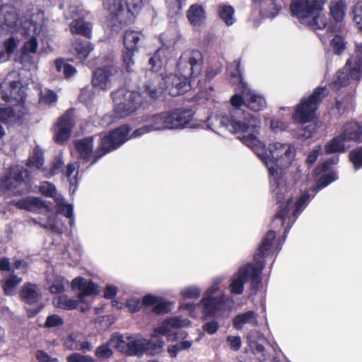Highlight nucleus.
Listing matches in <instances>:
<instances>
[{"instance_id": "obj_1", "label": "nucleus", "mask_w": 362, "mask_h": 362, "mask_svg": "<svg viewBox=\"0 0 362 362\" xmlns=\"http://www.w3.org/2000/svg\"><path fill=\"white\" fill-rule=\"evenodd\" d=\"M267 166L269 175L270 192L279 202L281 196L291 194L289 185L284 178V170L288 168L295 156L293 147L288 143L275 142L268 146L269 156L264 153L265 144L257 138V142L247 146Z\"/></svg>"}, {"instance_id": "obj_2", "label": "nucleus", "mask_w": 362, "mask_h": 362, "mask_svg": "<svg viewBox=\"0 0 362 362\" xmlns=\"http://www.w3.org/2000/svg\"><path fill=\"white\" fill-rule=\"evenodd\" d=\"M190 324L187 319L174 317L167 319L163 324L154 329L152 339L148 340L140 335H128L124 337L119 334H114L110 338L111 343H115V347L121 352L129 356H142L144 354L155 355L161 352L164 344L163 341L159 338L160 335L166 336L169 339L173 335L171 328L177 329L188 327Z\"/></svg>"}, {"instance_id": "obj_3", "label": "nucleus", "mask_w": 362, "mask_h": 362, "mask_svg": "<svg viewBox=\"0 0 362 362\" xmlns=\"http://www.w3.org/2000/svg\"><path fill=\"white\" fill-rule=\"evenodd\" d=\"M168 111L154 114L146 119V124L136 129L129 136L131 128L127 124L122 125L101 139L100 148L95 152L92 164L97 162L106 153L117 149L127 140L137 138L153 131L170 130Z\"/></svg>"}, {"instance_id": "obj_4", "label": "nucleus", "mask_w": 362, "mask_h": 362, "mask_svg": "<svg viewBox=\"0 0 362 362\" xmlns=\"http://www.w3.org/2000/svg\"><path fill=\"white\" fill-rule=\"evenodd\" d=\"M207 127L219 134L218 130L225 128L238 134V138L246 146H252L257 142V136L260 129L259 119L243 110L234 108L230 115L220 114L211 115L207 119Z\"/></svg>"}, {"instance_id": "obj_5", "label": "nucleus", "mask_w": 362, "mask_h": 362, "mask_svg": "<svg viewBox=\"0 0 362 362\" xmlns=\"http://www.w3.org/2000/svg\"><path fill=\"white\" fill-rule=\"evenodd\" d=\"M276 237V232L269 230L262 239L257 252L254 255L255 264H247L241 267L238 273L233 275L229 286L231 293L240 295L244 290V284L251 280L253 289L259 287L261 283V273L264 267V257L272 252V241Z\"/></svg>"}, {"instance_id": "obj_6", "label": "nucleus", "mask_w": 362, "mask_h": 362, "mask_svg": "<svg viewBox=\"0 0 362 362\" xmlns=\"http://www.w3.org/2000/svg\"><path fill=\"white\" fill-rule=\"evenodd\" d=\"M44 13L37 10L36 12H28L20 18L16 8L10 4L0 6V34L2 36L17 34H30L38 33L43 27Z\"/></svg>"}, {"instance_id": "obj_7", "label": "nucleus", "mask_w": 362, "mask_h": 362, "mask_svg": "<svg viewBox=\"0 0 362 362\" xmlns=\"http://www.w3.org/2000/svg\"><path fill=\"white\" fill-rule=\"evenodd\" d=\"M221 281V279L214 281L212 285L204 293L199 303H182L180 306L181 308L189 310L193 317H196V310L200 309L205 317L217 315L226 310L228 307V303L232 304L233 300L223 293L216 295L219 291Z\"/></svg>"}, {"instance_id": "obj_8", "label": "nucleus", "mask_w": 362, "mask_h": 362, "mask_svg": "<svg viewBox=\"0 0 362 362\" xmlns=\"http://www.w3.org/2000/svg\"><path fill=\"white\" fill-rule=\"evenodd\" d=\"M310 199L311 196L308 192H304L295 204H292L291 194L281 196L279 202L276 199L277 203L280 204V209L272 220V228L278 229L279 227H284V238H286L290 228ZM283 241H285V239H283Z\"/></svg>"}, {"instance_id": "obj_9", "label": "nucleus", "mask_w": 362, "mask_h": 362, "mask_svg": "<svg viewBox=\"0 0 362 362\" xmlns=\"http://www.w3.org/2000/svg\"><path fill=\"white\" fill-rule=\"evenodd\" d=\"M146 3V0H112L103 5L110 12L112 25L119 26L134 22Z\"/></svg>"}, {"instance_id": "obj_10", "label": "nucleus", "mask_w": 362, "mask_h": 362, "mask_svg": "<svg viewBox=\"0 0 362 362\" xmlns=\"http://www.w3.org/2000/svg\"><path fill=\"white\" fill-rule=\"evenodd\" d=\"M362 76V42L356 43V50L346 61L344 68L339 71L330 85L333 89L339 90L348 86L351 81H358Z\"/></svg>"}, {"instance_id": "obj_11", "label": "nucleus", "mask_w": 362, "mask_h": 362, "mask_svg": "<svg viewBox=\"0 0 362 362\" xmlns=\"http://www.w3.org/2000/svg\"><path fill=\"white\" fill-rule=\"evenodd\" d=\"M13 204L21 209H25L35 213H45L47 219L45 221L40 220L42 227L51 230L57 233H62L65 226L58 220L57 215L51 214L49 208L45 203L37 197H26L18 201H13Z\"/></svg>"}, {"instance_id": "obj_12", "label": "nucleus", "mask_w": 362, "mask_h": 362, "mask_svg": "<svg viewBox=\"0 0 362 362\" xmlns=\"http://www.w3.org/2000/svg\"><path fill=\"white\" fill-rule=\"evenodd\" d=\"M178 38L179 33L175 29L168 30L160 35L162 46L156 51L148 62L154 70L163 69L175 56L174 45Z\"/></svg>"}, {"instance_id": "obj_13", "label": "nucleus", "mask_w": 362, "mask_h": 362, "mask_svg": "<svg viewBox=\"0 0 362 362\" xmlns=\"http://www.w3.org/2000/svg\"><path fill=\"white\" fill-rule=\"evenodd\" d=\"M114 115L116 119L127 117L135 112L142 103L141 95L136 91L120 88L112 93Z\"/></svg>"}, {"instance_id": "obj_14", "label": "nucleus", "mask_w": 362, "mask_h": 362, "mask_svg": "<svg viewBox=\"0 0 362 362\" xmlns=\"http://www.w3.org/2000/svg\"><path fill=\"white\" fill-rule=\"evenodd\" d=\"M1 189L14 194L28 192L30 189L27 169L21 165L12 166L1 181Z\"/></svg>"}, {"instance_id": "obj_15", "label": "nucleus", "mask_w": 362, "mask_h": 362, "mask_svg": "<svg viewBox=\"0 0 362 362\" xmlns=\"http://www.w3.org/2000/svg\"><path fill=\"white\" fill-rule=\"evenodd\" d=\"M325 92V88H317L308 99L303 100L296 107L293 119L302 124L312 122L315 117L319 103L326 95Z\"/></svg>"}, {"instance_id": "obj_16", "label": "nucleus", "mask_w": 362, "mask_h": 362, "mask_svg": "<svg viewBox=\"0 0 362 362\" xmlns=\"http://www.w3.org/2000/svg\"><path fill=\"white\" fill-rule=\"evenodd\" d=\"M87 15L88 12L84 10L82 6L79 5H71L64 12V16L66 19H74L69 25L71 34L81 35L88 38L91 37L92 24L83 21Z\"/></svg>"}, {"instance_id": "obj_17", "label": "nucleus", "mask_w": 362, "mask_h": 362, "mask_svg": "<svg viewBox=\"0 0 362 362\" xmlns=\"http://www.w3.org/2000/svg\"><path fill=\"white\" fill-rule=\"evenodd\" d=\"M327 0H292L291 11L302 24L308 22L309 16L314 15L316 11H322Z\"/></svg>"}, {"instance_id": "obj_18", "label": "nucleus", "mask_w": 362, "mask_h": 362, "mask_svg": "<svg viewBox=\"0 0 362 362\" xmlns=\"http://www.w3.org/2000/svg\"><path fill=\"white\" fill-rule=\"evenodd\" d=\"M231 105L234 108L245 105L255 111H260L266 107L265 99L250 90L245 84H243L242 94H235L230 99Z\"/></svg>"}, {"instance_id": "obj_19", "label": "nucleus", "mask_w": 362, "mask_h": 362, "mask_svg": "<svg viewBox=\"0 0 362 362\" xmlns=\"http://www.w3.org/2000/svg\"><path fill=\"white\" fill-rule=\"evenodd\" d=\"M40 191L46 197L55 198L57 213L63 214L66 218H69L70 226L74 227L75 220L73 214V206L66 204L62 196L57 194L55 186L48 182H43L40 184Z\"/></svg>"}, {"instance_id": "obj_20", "label": "nucleus", "mask_w": 362, "mask_h": 362, "mask_svg": "<svg viewBox=\"0 0 362 362\" xmlns=\"http://www.w3.org/2000/svg\"><path fill=\"white\" fill-rule=\"evenodd\" d=\"M20 295L23 301L27 304L25 310L28 317L36 315L44 307L42 302L41 293L35 284H26L21 291Z\"/></svg>"}, {"instance_id": "obj_21", "label": "nucleus", "mask_w": 362, "mask_h": 362, "mask_svg": "<svg viewBox=\"0 0 362 362\" xmlns=\"http://www.w3.org/2000/svg\"><path fill=\"white\" fill-rule=\"evenodd\" d=\"M165 92L173 97L178 96L187 92L191 87L192 80L180 74L177 71L163 78Z\"/></svg>"}, {"instance_id": "obj_22", "label": "nucleus", "mask_w": 362, "mask_h": 362, "mask_svg": "<svg viewBox=\"0 0 362 362\" xmlns=\"http://www.w3.org/2000/svg\"><path fill=\"white\" fill-rule=\"evenodd\" d=\"M118 72L119 68L113 64L95 69L92 79L93 86L101 90L111 88Z\"/></svg>"}, {"instance_id": "obj_23", "label": "nucleus", "mask_w": 362, "mask_h": 362, "mask_svg": "<svg viewBox=\"0 0 362 362\" xmlns=\"http://www.w3.org/2000/svg\"><path fill=\"white\" fill-rule=\"evenodd\" d=\"M74 125V111L67 110L59 119L54 127V140L57 144H63L70 136Z\"/></svg>"}, {"instance_id": "obj_24", "label": "nucleus", "mask_w": 362, "mask_h": 362, "mask_svg": "<svg viewBox=\"0 0 362 362\" xmlns=\"http://www.w3.org/2000/svg\"><path fill=\"white\" fill-rule=\"evenodd\" d=\"M42 27L38 33L30 32V34H21L22 36L30 37L25 42L21 48V62L26 66L28 64H35L36 59L34 55L37 52L38 41L37 35L42 32Z\"/></svg>"}, {"instance_id": "obj_25", "label": "nucleus", "mask_w": 362, "mask_h": 362, "mask_svg": "<svg viewBox=\"0 0 362 362\" xmlns=\"http://www.w3.org/2000/svg\"><path fill=\"white\" fill-rule=\"evenodd\" d=\"M191 66L194 74H200L203 65V55L200 51L194 49H187L183 51L177 63V69H185L186 64Z\"/></svg>"}, {"instance_id": "obj_26", "label": "nucleus", "mask_w": 362, "mask_h": 362, "mask_svg": "<svg viewBox=\"0 0 362 362\" xmlns=\"http://www.w3.org/2000/svg\"><path fill=\"white\" fill-rule=\"evenodd\" d=\"M170 130L183 129L190 126L194 112L189 109L176 108L168 111Z\"/></svg>"}, {"instance_id": "obj_27", "label": "nucleus", "mask_w": 362, "mask_h": 362, "mask_svg": "<svg viewBox=\"0 0 362 362\" xmlns=\"http://www.w3.org/2000/svg\"><path fill=\"white\" fill-rule=\"evenodd\" d=\"M161 69L156 71L151 67V71L148 74L150 80L146 83L144 91L152 99L160 98L165 92V86L162 83L163 81V74H158Z\"/></svg>"}, {"instance_id": "obj_28", "label": "nucleus", "mask_w": 362, "mask_h": 362, "mask_svg": "<svg viewBox=\"0 0 362 362\" xmlns=\"http://www.w3.org/2000/svg\"><path fill=\"white\" fill-rule=\"evenodd\" d=\"M71 287L79 291L78 298L82 300L83 296L95 295L98 293V286L92 281L83 277H76L71 281Z\"/></svg>"}, {"instance_id": "obj_29", "label": "nucleus", "mask_w": 362, "mask_h": 362, "mask_svg": "<svg viewBox=\"0 0 362 362\" xmlns=\"http://www.w3.org/2000/svg\"><path fill=\"white\" fill-rule=\"evenodd\" d=\"M340 135L347 141L359 142L362 141V127L358 122L351 121L344 124L341 129Z\"/></svg>"}, {"instance_id": "obj_30", "label": "nucleus", "mask_w": 362, "mask_h": 362, "mask_svg": "<svg viewBox=\"0 0 362 362\" xmlns=\"http://www.w3.org/2000/svg\"><path fill=\"white\" fill-rule=\"evenodd\" d=\"M253 6L264 18H274L281 9L277 0H254Z\"/></svg>"}, {"instance_id": "obj_31", "label": "nucleus", "mask_w": 362, "mask_h": 362, "mask_svg": "<svg viewBox=\"0 0 362 362\" xmlns=\"http://www.w3.org/2000/svg\"><path fill=\"white\" fill-rule=\"evenodd\" d=\"M329 15L337 23L341 22L346 13L347 3L346 0H331L329 4Z\"/></svg>"}, {"instance_id": "obj_32", "label": "nucleus", "mask_w": 362, "mask_h": 362, "mask_svg": "<svg viewBox=\"0 0 362 362\" xmlns=\"http://www.w3.org/2000/svg\"><path fill=\"white\" fill-rule=\"evenodd\" d=\"M144 37L141 32L135 30H126L123 35V45L127 50L138 51L139 44Z\"/></svg>"}, {"instance_id": "obj_33", "label": "nucleus", "mask_w": 362, "mask_h": 362, "mask_svg": "<svg viewBox=\"0 0 362 362\" xmlns=\"http://www.w3.org/2000/svg\"><path fill=\"white\" fill-rule=\"evenodd\" d=\"M257 314L255 311H247L236 315L233 320V327L236 329H242L245 325H257Z\"/></svg>"}, {"instance_id": "obj_34", "label": "nucleus", "mask_w": 362, "mask_h": 362, "mask_svg": "<svg viewBox=\"0 0 362 362\" xmlns=\"http://www.w3.org/2000/svg\"><path fill=\"white\" fill-rule=\"evenodd\" d=\"M73 47L76 57L81 61L86 60L94 49L92 43L81 39H76L74 41Z\"/></svg>"}, {"instance_id": "obj_35", "label": "nucleus", "mask_w": 362, "mask_h": 362, "mask_svg": "<svg viewBox=\"0 0 362 362\" xmlns=\"http://www.w3.org/2000/svg\"><path fill=\"white\" fill-rule=\"evenodd\" d=\"M187 18L193 25H200L206 18V13L202 6L192 5L187 11Z\"/></svg>"}, {"instance_id": "obj_36", "label": "nucleus", "mask_w": 362, "mask_h": 362, "mask_svg": "<svg viewBox=\"0 0 362 362\" xmlns=\"http://www.w3.org/2000/svg\"><path fill=\"white\" fill-rule=\"evenodd\" d=\"M93 137H87L76 142L75 146L80 158L88 159L93 153Z\"/></svg>"}, {"instance_id": "obj_37", "label": "nucleus", "mask_w": 362, "mask_h": 362, "mask_svg": "<svg viewBox=\"0 0 362 362\" xmlns=\"http://www.w3.org/2000/svg\"><path fill=\"white\" fill-rule=\"evenodd\" d=\"M310 16L308 19V22H303L302 24L308 26L313 30H321L327 26V18L325 14L321 13V11H316L314 15Z\"/></svg>"}, {"instance_id": "obj_38", "label": "nucleus", "mask_w": 362, "mask_h": 362, "mask_svg": "<svg viewBox=\"0 0 362 362\" xmlns=\"http://www.w3.org/2000/svg\"><path fill=\"white\" fill-rule=\"evenodd\" d=\"M21 281L22 279L13 273L4 278V279L1 281V286L4 293L7 296L14 295L16 293V287Z\"/></svg>"}, {"instance_id": "obj_39", "label": "nucleus", "mask_w": 362, "mask_h": 362, "mask_svg": "<svg viewBox=\"0 0 362 362\" xmlns=\"http://www.w3.org/2000/svg\"><path fill=\"white\" fill-rule=\"evenodd\" d=\"M345 140L339 134L329 141L325 146L327 153H342L346 151Z\"/></svg>"}, {"instance_id": "obj_40", "label": "nucleus", "mask_w": 362, "mask_h": 362, "mask_svg": "<svg viewBox=\"0 0 362 362\" xmlns=\"http://www.w3.org/2000/svg\"><path fill=\"white\" fill-rule=\"evenodd\" d=\"M49 291L52 293H62L65 290V286L69 285V281L64 277L58 275H51L48 277Z\"/></svg>"}, {"instance_id": "obj_41", "label": "nucleus", "mask_w": 362, "mask_h": 362, "mask_svg": "<svg viewBox=\"0 0 362 362\" xmlns=\"http://www.w3.org/2000/svg\"><path fill=\"white\" fill-rule=\"evenodd\" d=\"M218 13L221 19L226 23V25L230 26L235 22L234 16V8L228 5L221 4L218 7Z\"/></svg>"}, {"instance_id": "obj_42", "label": "nucleus", "mask_w": 362, "mask_h": 362, "mask_svg": "<svg viewBox=\"0 0 362 362\" xmlns=\"http://www.w3.org/2000/svg\"><path fill=\"white\" fill-rule=\"evenodd\" d=\"M20 83L18 81H11L10 83V93L2 92V98L6 102L12 100H20L22 99L21 95Z\"/></svg>"}, {"instance_id": "obj_43", "label": "nucleus", "mask_w": 362, "mask_h": 362, "mask_svg": "<svg viewBox=\"0 0 362 362\" xmlns=\"http://www.w3.org/2000/svg\"><path fill=\"white\" fill-rule=\"evenodd\" d=\"M54 302L58 308L64 310H73L78 307V300L70 299L65 295H61L54 299Z\"/></svg>"}, {"instance_id": "obj_44", "label": "nucleus", "mask_w": 362, "mask_h": 362, "mask_svg": "<svg viewBox=\"0 0 362 362\" xmlns=\"http://www.w3.org/2000/svg\"><path fill=\"white\" fill-rule=\"evenodd\" d=\"M55 68L58 72H62L66 78H69L76 73V69L72 65L62 59L55 61Z\"/></svg>"}, {"instance_id": "obj_45", "label": "nucleus", "mask_w": 362, "mask_h": 362, "mask_svg": "<svg viewBox=\"0 0 362 362\" xmlns=\"http://www.w3.org/2000/svg\"><path fill=\"white\" fill-rule=\"evenodd\" d=\"M58 97L56 93L49 89L41 90L39 104L42 105H51L57 101Z\"/></svg>"}, {"instance_id": "obj_46", "label": "nucleus", "mask_w": 362, "mask_h": 362, "mask_svg": "<svg viewBox=\"0 0 362 362\" xmlns=\"http://www.w3.org/2000/svg\"><path fill=\"white\" fill-rule=\"evenodd\" d=\"M111 346H115V343H111L110 339L106 344L99 346L95 351V355L100 359H107L112 356Z\"/></svg>"}, {"instance_id": "obj_47", "label": "nucleus", "mask_w": 362, "mask_h": 362, "mask_svg": "<svg viewBox=\"0 0 362 362\" xmlns=\"http://www.w3.org/2000/svg\"><path fill=\"white\" fill-rule=\"evenodd\" d=\"M44 163L43 151L38 146L35 147L33 150V155L28 160V165L35 167L37 169H40Z\"/></svg>"}, {"instance_id": "obj_48", "label": "nucleus", "mask_w": 362, "mask_h": 362, "mask_svg": "<svg viewBox=\"0 0 362 362\" xmlns=\"http://www.w3.org/2000/svg\"><path fill=\"white\" fill-rule=\"evenodd\" d=\"M135 52L136 51L127 49L122 52L123 66L127 72H132L134 71V66L135 64L134 56Z\"/></svg>"}, {"instance_id": "obj_49", "label": "nucleus", "mask_w": 362, "mask_h": 362, "mask_svg": "<svg viewBox=\"0 0 362 362\" xmlns=\"http://www.w3.org/2000/svg\"><path fill=\"white\" fill-rule=\"evenodd\" d=\"M337 176L335 173H331L325 175H322L317 181L316 185L312 188V191L316 193L318 190L325 187L332 182L336 180Z\"/></svg>"}, {"instance_id": "obj_50", "label": "nucleus", "mask_w": 362, "mask_h": 362, "mask_svg": "<svg viewBox=\"0 0 362 362\" xmlns=\"http://www.w3.org/2000/svg\"><path fill=\"white\" fill-rule=\"evenodd\" d=\"M240 61L235 60L228 66L227 71L232 78H235L237 81L240 82L243 85V83L242 82L241 74L240 71Z\"/></svg>"}, {"instance_id": "obj_51", "label": "nucleus", "mask_w": 362, "mask_h": 362, "mask_svg": "<svg viewBox=\"0 0 362 362\" xmlns=\"http://www.w3.org/2000/svg\"><path fill=\"white\" fill-rule=\"evenodd\" d=\"M67 362H95V360L90 356L83 355L80 353L74 352L66 356Z\"/></svg>"}, {"instance_id": "obj_52", "label": "nucleus", "mask_w": 362, "mask_h": 362, "mask_svg": "<svg viewBox=\"0 0 362 362\" xmlns=\"http://www.w3.org/2000/svg\"><path fill=\"white\" fill-rule=\"evenodd\" d=\"M349 158L356 170L362 168V148L352 151L349 154Z\"/></svg>"}, {"instance_id": "obj_53", "label": "nucleus", "mask_w": 362, "mask_h": 362, "mask_svg": "<svg viewBox=\"0 0 362 362\" xmlns=\"http://www.w3.org/2000/svg\"><path fill=\"white\" fill-rule=\"evenodd\" d=\"M331 47L334 50V52L340 54L345 47V43L344 39L340 35H335L331 41Z\"/></svg>"}, {"instance_id": "obj_54", "label": "nucleus", "mask_w": 362, "mask_h": 362, "mask_svg": "<svg viewBox=\"0 0 362 362\" xmlns=\"http://www.w3.org/2000/svg\"><path fill=\"white\" fill-rule=\"evenodd\" d=\"M354 21L358 28L362 31V1L356 4L353 10Z\"/></svg>"}, {"instance_id": "obj_55", "label": "nucleus", "mask_w": 362, "mask_h": 362, "mask_svg": "<svg viewBox=\"0 0 362 362\" xmlns=\"http://www.w3.org/2000/svg\"><path fill=\"white\" fill-rule=\"evenodd\" d=\"M76 167H78V165L76 163H69L68 164L65 173L66 177L68 178L70 184V189H71L72 187L74 186V188L73 189V192L76 189V184L77 182L76 177L74 176V177H71V175L74 173V172L76 170Z\"/></svg>"}, {"instance_id": "obj_56", "label": "nucleus", "mask_w": 362, "mask_h": 362, "mask_svg": "<svg viewBox=\"0 0 362 362\" xmlns=\"http://www.w3.org/2000/svg\"><path fill=\"white\" fill-rule=\"evenodd\" d=\"M15 35H9L10 37L4 41V48L8 54L13 53L19 43V39Z\"/></svg>"}, {"instance_id": "obj_57", "label": "nucleus", "mask_w": 362, "mask_h": 362, "mask_svg": "<svg viewBox=\"0 0 362 362\" xmlns=\"http://www.w3.org/2000/svg\"><path fill=\"white\" fill-rule=\"evenodd\" d=\"M201 289L196 286H189L181 291V295L185 298H197L201 294Z\"/></svg>"}, {"instance_id": "obj_58", "label": "nucleus", "mask_w": 362, "mask_h": 362, "mask_svg": "<svg viewBox=\"0 0 362 362\" xmlns=\"http://www.w3.org/2000/svg\"><path fill=\"white\" fill-rule=\"evenodd\" d=\"M64 324V320L57 315H51L47 317L45 327L48 328L57 327Z\"/></svg>"}, {"instance_id": "obj_59", "label": "nucleus", "mask_w": 362, "mask_h": 362, "mask_svg": "<svg viewBox=\"0 0 362 362\" xmlns=\"http://www.w3.org/2000/svg\"><path fill=\"white\" fill-rule=\"evenodd\" d=\"M316 129V124H309L302 129V132L298 134V137L301 138L302 139H308L313 136V134L315 132Z\"/></svg>"}, {"instance_id": "obj_60", "label": "nucleus", "mask_w": 362, "mask_h": 362, "mask_svg": "<svg viewBox=\"0 0 362 362\" xmlns=\"http://www.w3.org/2000/svg\"><path fill=\"white\" fill-rule=\"evenodd\" d=\"M126 306L131 313H136L141 308L142 303L139 298H132L127 301Z\"/></svg>"}, {"instance_id": "obj_61", "label": "nucleus", "mask_w": 362, "mask_h": 362, "mask_svg": "<svg viewBox=\"0 0 362 362\" xmlns=\"http://www.w3.org/2000/svg\"><path fill=\"white\" fill-rule=\"evenodd\" d=\"M219 325L215 320L206 322L203 325V330L209 334H214L218 329Z\"/></svg>"}, {"instance_id": "obj_62", "label": "nucleus", "mask_w": 362, "mask_h": 362, "mask_svg": "<svg viewBox=\"0 0 362 362\" xmlns=\"http://www.w3.org/2000/svg\"><path fill=\"white\" fill-rule=\"evenodd\" d=\"M251 347L253 349L254 354L259 361H264L267 358L264 347L262 345L255 344L254 346L251 345Z\"/></svg>"}, {"instance_id": "obj_63", "label": "nucleus", "mask_w": 362, "mask_h": 362, "mask_svg": "<svg viewBox=\"0 0 362 362\" xmlns=\"http://www.w3.org/2000/svg\"><path fill=\"white\" fill-rule=\"evenodd\" d=\"M322 151V148L320 146H315L308 154V158L306 159V162L312 165L313 164L315 160H317V157L319 156L320 153Z\"/></svg>"}, {"instance_id": "obj_64", "label": "nucleus", "mask_w": 362, "mask_h": 362, "mask_svg": "<svg viewBox=\"0 0 362 362\" xmlns=\"http://www.w3.org/2000/svg\"><path fill=\"white\" fill-rule=\"evenodd\" d=\"M227 341L229 343L230 348L234 351H238L241 346V339L238 336H228Z\"/></svg>"}]
</instances>
